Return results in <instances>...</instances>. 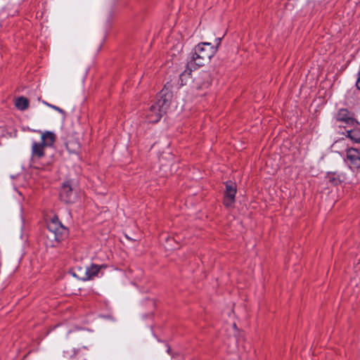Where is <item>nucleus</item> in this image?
I'll list each match as a JSON object with an SVG mask.
<instances>
[{
	"instance_id": "f257e3e1",
	"label": "nucleus",
	"mask_w": 360,
	"mask_h": 360,
	"mask_svg": "<svg viewBox=\"0 0 360 360\" xmlns=\"http://www.w3.org/2000/svg\"><path fill=\"white\" fill-rule=\"evenodd\" d=\"M172 85L167 83L160 91L156 101L153 103L144 112L146 120L149 123L159 122L170 105L172 98Z\"/></svg>"
},
{
	"instance_id": "f03ea898",
	"label": "nucleus",
	"mask_w": 360,
	"mask_h": 360,
	"mask_svg": "<svg viewBox=\"0 0 360 360\" xmlns=\"http://www.w3.org/2000/svg\"><path fill=\"white\" fill-rule=\"evenodd\" d=\"M217 51V46L209 42H200L197 44L191 52V56L187 63L186 69L181 74L190 75L193 70L208 63Z\"/></svg>"
},
{
	"instance_id": "7ed1b4c3",
	"label": "nucleus",
	"mask_w": 360,
	"mask_h": 360,
	"mask_svg": "<svg viewBox=\"0 0 360 360\" xmlns=\"http://www.w3.org/2000/svg\"><path fill=\"white\" fill-rule=\"evenodd\" d=\"M47 229L53 234L54 240L61 241L67 235V229L61 224L58 217H52L47 223Z\"/></svg>"
},
{
	"instance_id": "20e7f679",
	"label": "nucleus",
	"mask_w": 360,
	"mask_h": 360,
	"mask_svg": "<svg viewBox=\"0 0 360 360\" xmlns=\"http://www.w3.org/2000/svg\"><path fill=\"white\" fill-rule=\"evenodd\" d=\"M347 162L352 169L360 170V150L351 148L346 152Z\"/></svg>"
},
{
	"instance_id": "39448f33",
	"label": "nucleus",
	"mask_w": 360,
	"mask_h": 360,
	"mask_svg": "<svg viewBox=\"0 0 360 360\" xmlns=\"http://www.w3.org/2000/svg\"><path fill=\"white\" fill-rule=\"evenodd\" d=\"M211 84V76L206 71L200 72L193 79V86L198 89H207Z\"/></svg>"
},
{
	"instance_id": "423d86ee",
	"label": "nucleus",
	"mask_w": 360,
	"mask_h": 360,
	"mask_svg": "<svg viewBox=\"0 0 360 360\" xmlns=\"http://www.w3.org/2000/svg\"><path fill=\"white\" fill-rule=\"evenodd\" d=\"M236 186L233 182L226 184V191L224 195V204L226 207H231L235 202Z\"/></svg>"
},
{
	"instance_id": "0eeeda50",
	"label": "nucleus",
	"mask_w": 360,
	"mask_h": 360,
	"mask_svg": "<svg viewBox=\"0 0 360 360\" xmlns=\"http://www.w3.org/2000/svg\"><path fill=\"white\" fill-rule=\"evenodd\" d=\"M107 267L105 264H91L90 266H86L85 270V274L84 277L82 278V281H89L95 278L96 277L99 276V274L101 271Z\"/></svg>"
},
{
	"instance_id": "6e6552de",
	"label": "nucleus",
	"mask_w": 360,
	"mask_h": 360,
	"mask_svg": "<svg viewBox=\"0 0 360 360\" xmlns=\"http://www.w3.org/2000/svg\"><path fill=\"white\" fill-rule=\"evenodd\" d=\"M60 199L66 203H72L75 200V195L70 181L64 182L60 191Z\"/></svg>"
},
{
	"instance_id": "1a4fd4ad",
	"label": "nucleus",
	"mask_w": 360,
	"mask_h": 360,
	"mask_svg": "<svg viewBox=\"0 0 360 360\" xmlns=\"http://www.w3.org/2000/svg\"><path fill=\"white\" fill-rule=\"evenodd\" d=\"M337 121L345 124L347 125L353 126L356 124L355 119L352 116L350 112L345 108L340 109L337 115H336Z\"/></svg>"
},
{
	"instance_id": "9d476101",
	"label": "nucleus",
	"mask_w": 360,
	"mask_h": 360,
	"mask_svg": "<svg viewBox=\"0 0 360 360\" xmlns=\"http://www.w3.org/2000/svg\"><path fill=\"white\" fill-rule=\"evenodd\" d=\"M326 178L333 186L340 184L346 179L343 174L338 172H328Z\"/></svg>"
},
{
	"instance_id": "9b49d317",
	"label": "nucleus",
	"mask_w": 360,
	"mask_h": 360,
	"mask_svg": "<svg viewBox=\"0 0 360 360\" xmlns=\"http://www.w3.org/2000/svg\"><path fill=\"white\" fill-rule=\"evenodd\" d=\"M45 147L46 146H44L41 143L34 142L32 143V159H35V158L40 159L42 157H44L45 155V152H44Z\"/></svg>"
},
{
	"instance_id": "f8f14e48",
	"label": "nucleus",
	"mask_w": 360,
	"mask_h": 360,
	"mask_svg": "<svg viewBox=\"0 0 360 360\" xmlns=\"http://www.w3.org/2000/svg\"><path fill=\"white\" fill-rule=\"evenodd\" d=\"M66 148L70 153H77L79 151L80 143L79 141L75 138L69 139L66 143Z\"/></svg>"
},
{
	"instance_id": "ddd939ff",
	"label": "nucleus",
	"mask_w": 360,
	"mask_h": 360,
	"mask_svg": "<svg viewBox=\"0 0 360 360\" xmlns=\"http://www.w3.org/2000/svg\"><path fill=\"white\" fill-rule=\"evenodd\" d=\"M56 141V135L51 131H46L41 135V142L44 146H51Z\"/></svg>"
},
{
	"instance_id": "4468645a",
	"label": "nucleus",
	"mask_w": 360,
	"mask_h": 360,
	"mask_svg": "<svg viewBox=\"0 0 360 360\" xmlns=\"http://www.w3.org/2000/svg\"><path fill=\"white\" fill-rule=\"evenodd\" d=\"M15 105L18 110H25L29 107V101L23 96L18 97L15 100Z\"/></svg>"
},
{
	"instance_id": "2eb2a0df",
	"label": "nucleus",
	"mask_w": 360,
	"mask_h": 360,
	"mask_svg": "<svg viewBox=\"0 0 360 360\" xmlns=\"http://www.w3.org/2000/svg\"><path fill=\"white\" fill-rule=\"evenodd\" d=\"M347 136L356 143H360V129L356 128L347 131Z\"/></svg>"
},
{
	"instance_id": "dca6fc26",
	"label": "nucleus",
	"mask_w": 360,
	"mask_h": 360,
	"mask_svg": "<svg viewBox=\"0 0 360 360\" xmlns=\"http://www.w3.org/2000/svg\"><path fill=\"white\" fill-rule=\"evenodd\" d=\"M47 106H49V108L59 112L61 114H65V111L60 108L59 107L56 106V105H52V104H47Z\"/></svg>"
},
{
	"instance_id": "f3484780",
	"label": "nucleus",
	"mask_w": 360,
	"mask_h": 360,
	"mask_svg": "<svg viewBox=\"0 0 360 360\" xmlns=\"http://www.w3.org/2000/svg\"><path fill=\"white\" fill-rule=\"evenodd\" d=\"M358 75H359V77H358L357 81L356 82V86L357 89L360 90V70H359Z\"/></svg>"
},
{
	"instance_id": "a211bd4d",
	"label": "nucleus",
	"mask_w": 360,
	"mask_h": 360,
	"mask_svg": "<svg viewBox=\"0 0 360 360\" xmlns=\"http://www.w3.org/2000/svg\"><path fill=\"white\" fill-rule=\"evenodd\" d=\"M217 40V46H217V47H218L219 44H220V42H221V39H220V38H218Z\"/></svg>"
},
{
	"instance_id": "6ab92c4d",
	"label": "nucleus",
	"mask_w": 360,
	"mask_h": 360,
	"mask_svg": "<svg viewBox=\"0 0 360 360\" xmlns=\"http://www.w3.org/2000/svg\"><path fill=\"white\" fill-rule=\"evenodd\" d=\"M43 103L45 104L46 105H47V104H49V103H47L46 101H43Z\"/></svg>"
}]
</instances>
